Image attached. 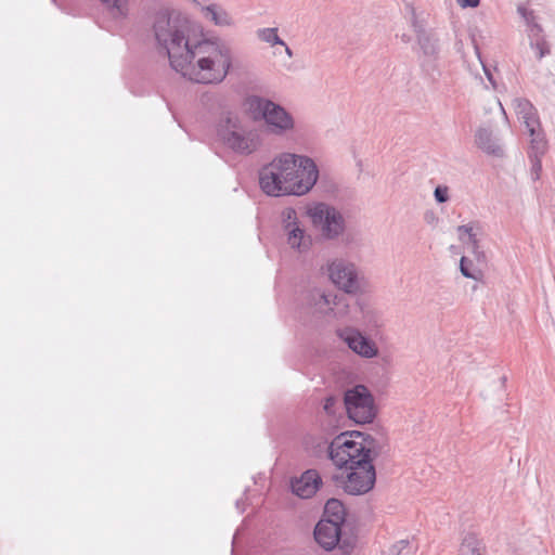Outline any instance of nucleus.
I'll use <instances>...</instances> for the list:
<instances>
[{
  "mask_svg": "<svg viewBox=\"0 0 555 555\" xmlns=\"http://www.w3.org/2000/svg\"><path fill=\"white\" fill-rule=\"evenodd\" d=\"M371 449L363 442L349 439L345 433L338 435L328 446V455L346 476L334 475L346 493L361 495L371 491L376 481V473L371 460Z\"/></svg>",
  "mask_w": 555,
  "mask_h": 555,
  "instance_id": "f03ea898",
  "label": "nucleus"
},
{
  "mask_svg": "<svg viewBox=\"0 0 555 555\" xmlns=\"http://www.w3.org/2000/svg\"><path fill=\"white\" fill-rule=\"evenodd\" d=\"M282 229L288 246L299 253H306L312 245V237L299 221L297 211L286 207L281 214Z\"/></svg>",
  "mask_w": 555,
  "mask_h": 555,
  "instance_id": "9b49d317",
  "label": "nucleus"
},
{
  "mask_svg": "<svg viewBox=\"0 0 555 555\" xmlns=\"http://www.w3.org/2000/svg\"><path fill=\"white\" fill-rule=\"evenodd\" d=\"M232 66V51L220 40H196L176 72L197 83H220Z\"/></svg>",
  "mask_w": 555,
  "mask_h": 555,
  "instance_id": "7ed1b4c3",
  "label": "nucleus"
},
{
  "mask_svg": "<svg viewBox=\"0 0 555 555\" xmlns=\"http://www.w3.org/2000/svg\"><path fill=\"white\" fill-rule=\"evenodd\" d=\"M480 230H481V227L478 222H470L468 224L459 225L456 229L457 234H459V240L462 243L469 245V247L472 248V251L474 254L479 253L480 246H479L478 234H479Z\"/></svg>",
  "mask_w": 555,
  "mask_h": 555,
  "instance_id": "a211bd4d",
  "label": "nucleus"
},
{
  "mask_svg": "<svg viewBox=\"0 0 555 555\" xmlns=\"http://www.w3.org/2000/svg\"><path fill=\"white\" fill-rule=\"evenodd\" d=\"M319 176V167L310 156L282 152L261 167L259 185L269 196H302L313 189Z\"/></svg>",
  "mask_w": 555,
  "mask_h": 555,
  "instance_id": "f257e3e1",
  "label": "nucleus"
},
{
  "mask_svg": "<svg viewBox=\"0 0 555 555\" xmlns=\"http://www.w3.org/2000/svg\"><path fill=\"white\" fill-rule=\"evenodd\" d=\"M483 68H485V72H486V75H487L488 79H489V80H490V82L494 86V82H493V80H492V75L490 74V72H488V69H487L486 67H483Z\"/></svg>",
  "mask_w": 555,
  "mask_h": 555,
  "instance_id": "4c0bfd02",
  "label": "nucleus"
},
{
  "mask_svg": "<svg viewBox=\"0 0 555 555\" xmlns=\"http://www.w3.org/2000/svg\"><path fill=\"white\" fill-rule=\"evenodd\" d=\"M542 33H543V30L538 23L530 24V26L528 27V37H529L530 43L532 41H534V39L544 38Z\"/></svg>",
  "mask_w": 555,
  "mask_h": 555,
  "instance_id": "7c9ffc66",
  "label": "nucleus"
},
{
  "mask_svg": "<svg viewBox=\"0 0 555 555\" xmlns=\"http://www.w3.org/2000/svg\"><path fill=\"white\" fill-rule=\"evenodd\" d=\"M482 543L474 534H468L463 539L460 547V555H482Z\"/></svg>",
  "mask_w": 555,
  "mask_h": 555,
  "instance_id": "412c9836",
  "label": "nucleus"
},
{
  "mask_svg": "<svg viewBox=\"0 0 555 555\" xmlns=\"http://www.w3.org/2000/svg\"><path fill=\"white\" fill-rule=\"evenodd\" d=\"M435 199L438 203H446L449 201V190L447 186L438 185L434 192Z\"/></svg>",
  "mask_w": 555,
  "mask_h": 555,
  "instance_id": "2f4dec72",
  "label": "nucleus"
},
{
  "mask_svg": "<svg viewBox=\"0 0 555 555\" xmlns=\"http://www.w3.org/2000/svg\"><path fill=\"white\" fill-rule=\"evenodd\" d=\"M285 48V53L287 54L288 57H292L293 56V51L292 49L285 43V46H283Z\"/></svg>",
  "mask_w": 555,
  "mask_h": 555,
  "instance_id": "e433bc0d",
  "label": "nucleus"
},
{
  "mask_svg": "<svg viewBox=\"0 0 555 555\" xmlns=\"http://www.w3.org/2000/svg\"><path fill=\"white\" fill-rule=\"evenodd\" d=\"M460 271L467 279H472L475 281H479L481 279V271L475 269L473 261L467 259L466 257H462L460 260Z\"/></svg>",
  "mask_w": 555,
  "mask_h": 555,
  "instance_id": "393cba45",
  "label": "nucleus"
},
{
  "mask_svg": "<svg viewBox=\"0 0 555 555\" xmlns=\"http://www.w3.org/2000/svg\"><path fill=\"white\" fill-rule=\"evenodd\" d=\"M412 546L408 540H400L392 544L386 552L385 555H411Z\"/></svg>",
  "mask_w": 555,
  "mask_h": 555,
  "instance_id": "a878e982",
  "label": "nucleus"
},
{
  "mask_svg": "<svg viewBox=\"0 0 555 555\" xmlns=\"http://www.w3.org/2000/svg\"><path fill=\"white\" fill-rule=\"evenodd\" d=\"M526 126L530 135H535V132L539 131V120L537 118V112L533 114L520 119Z\"/></svg>",
  "mask_w": 555,
  "mask_h": 555,
  "instance_id": "c756f323",
  "label": "nucleus"
},
{
  "mask_svg": "<svg viewBox=\"0 0 555 555\" xmlns=\"http://www.w3.org/2000/svg\"><path fill=\"white\" fill-rule=\"evenodd\" d=\"M217 135L227 149L240 155L253 154L260 145V135L257 130L245 124L238 115L232 113L220 118Z\"/></svg>",
  "mask_w": 555,
  "mask_h": 555,
  "instance_id": "39448f33",
  "label": "nucleus"
},
{
  "mask_svg": "<svg viewBox=\"0 0 555 555\" xmlns=\"http://www.w3.org/2000/svg\"><path fill=\"white\" fill-rule=\"evenodd\" d=\"M400 39H401V41H402V42H404V43H409V42L411 41V37H410L409 35H406V34H402V35L400 36Z\"/></svg>",
  "mask_w": 555,
  "mask_h": 555,
  "instance_id": "f704fd0d",
  "label": "nucleus"
},
{
  "mask_svg": "<svg viewBox=\"0 0 555 555\" xmlns=\"http://www.w3.org/2000/svg\"><path fill=\"white\" fill-rule=\"evenodd\" d=\"M192 25L178 13L158 12L154 17L153 34L157 47L165 51L173 70L180 66L197 39L191 36Z\"/></svg>",
  "mask_w": 555,
  "mask_h": 555,
  "instance_id": "20e7f679",
  "label": "nucleus"
},
{
  "mask_svg": "<svg viewBox=\"0 0 555 555\" xmlns=\"http://www.w3.org/2000/svg\"><path fill=\"white\" fill-rule=\"evenodd\" d=\"M304 302L313 315L338 319L347 311L344 299L332 292L313 288L306 292Z\"/></svg>",
  "mask_w": 555,
  "mask_h": 555,
  "instance_id": "6e6552de",
  "label": "nucleus"
},
{
  "mask_svg": "<svg viewBox=\"0 0 555 555\" xmlns=\"http://www.w3.org/2000/svg\"><path fill=\"white\" fill-rule=\"evenodd\" d=\"M341 404L338 397L328 396L324 399L323 402V412L328 416H335L339 411Z\"/></svg>",
  "mask_w": 555,
  "mask_h": 555,
  "instance_id": "bb28decb",
  "label": "nucleus"
},
{
  "mask_svg": "<svg viewBox=\"0 0 555 555\" xmlns=\"http://www.w3.org/2000/svg\"><path fill=\"white\" fill-rule=\"evenodd\" d=\"M501 109L503 111V113H505L504 106L501 105ZM504 115L506 116V114H504Z\"/></svg>",
  "mask_w": 555,
  "mask_h": 555,
  "instance_id": "58836bf2",
  "label": "nucleus"
},
{
  "mask_svg": "<svg viewBox=\"0 0 555 555\" xmlns=\"http://www.w3.org/2000/svg\"><path fill=\"white\" fill-rule=\"evenodd\" d=\"M517 11L522 16V18L525 20V22L527 24V27H529L530 24H532V23H537L535 22V16H534L532 11L526 9L525 7H518Z\"/></svg>",
  "mask_w": 555,
  "mask_h": 555,
  "instance_id": "473e14b6",
  "label": "nucleus"
},
{
  "mask_svg": "<svg viewBox=\"0 0 555 555\" xmlns=\"http://www.w3.org/2000/svg\"><path fill=\"white\" fill-rule=\"evenodd\" d=\"M475 144L483 153L494 157H503L504 149L501 140L487 127H480L475 132Z\"/></svg>",
  "mask_w": 555,
  "mask_h": 555,
  "instance_id": "dca6fc26",
  "label": "nucleus"
},
{
  "mask_svg": "<svg viewBox=\"0 0 555 555\" xmlns=\"http://www.w3.org/2000/svg\"><path fill=\"white\" fill-rule=\"evenodd\" d=\"M344 404L349 418L358 424L372 423L376 416L374 398L364 385H357L346 390Z\"/></svg>",
  "mask_w": 555,
  "mask_h": 555,
  "instance_id": "0eeeda50",
  "label": "nucleus"
},
{
  "mask_svg": "<svg viewBox=\"0 0 555 555\" xmlns=\"http://www.w3.org/2000/svg\"><path fill=\"white\" fill-rule=\"evenodd\" d=\"M542 156H529L531 169L530 176L533 181H538L542 171Z\"/></svg>",
  "mask_w": 555,
  "mask_h": 555,
  "instance_id": "cd10ccee",
  "label": "nucleus"
},
{
  "mask_svg": "<svg viewBox=\"0 0 555 555\" xmlns=\"http://www.w3.org/2000/svg\"><path fill=\"white\" fill-rule=\"evenodd\" d=\"M346 509L344 504L337 499H330L324 507V515L322 519L335 522L341 526L345 522Z\"/></svg>",
  "mask_w": 555,
  "mask_h": 555,
  "instance_id": "aec40b11",
  "label": "nucleus"
},
{
  "mask_svg": "<svg viewBox=\"0 0 555 555\" xmlns=\"http://www.w3.org/2000/svg\"><path fill=\"white\" fill-rule=\"evenodd\" d=\"M236 508L242 513L245 511V506L243 505L241 500L236 501Z\"/></svg>",
  "mask_w": 555,
  "mask_h": 555,
  "instance_id": "c9c22d12",
  "label": "nucleus"
},
{
  "mask_svg": "<svg viewBox=\"0 0 555 555\" xmlns=\"http://www.w3.org/2000/svg\"><path fill=\"white\" fill-rule=\"evenodd\" d=\"M246 105L254 120H263L271 133L286 134L295 129V119L282 105L259 96L250 95Z\"/></svg>",
  "mask_w": 555,
  "mask_h": 555,
  "instance_id": "423d86ee",
  "label": "nucleus"
},
{
  "mask_svg": "<svg viewBox=\"0 0 555 555\" xmlns=\"http://www.w3.org/2000/svg\"><path fill=\"white\" fill-rule=\"evenodd\" d=\"M531 137V145L529 156H543L547 150V142L540 131L535 132V135Z\"/></svg>",
  "mask_w": 555,
  "mask_h": 555,
  "instance_id": "5701e85b",
  "label": "nucleus"
},
{
  "mask_svg": "<svg viewBox=\"0 0 555 555\" xmlns=\"http://www.w3.org/2000/svg\"><path fill=\"white\" fill-rule=\"evenodd\" d=\"M256 34L259 40L267 42L270 46H285V41L280 38L278 35V28L275 27L259 28Z\"/></svg>",
  "mask_w": 555,
  "mask_h": 555,
  "instance_id": "4be33fe9",
  "label": "nucleus"
},
{
  "mask_svg": "<svg viewBox=\"0 0 555 555\" xmlns=\"http://www.w3.org/2000/svg\"><path fill=\"white\" fill-rule=\"evenodd\" d=\"M330 280L347 294H358L362 291V278L354 263L345 259H334L326 266Z\"/></svg>",
  "mask_w": 555,
  "mask_h": 555,
  "instance_id": "9d476101",
  "label": "nucleus"
},
{
  "mask_svg": "<svg viewBox=\"0 0 555 555\" xmlns=\"http://www.w3.org/2000/svg\"><path fill=\"white\" fill-rule=\"evenodd\" d=\"M512 104L519 120L535 112L533 105L522 98L514 99Z\"/></svg>",
  "mask_w": 555,
  "mask_h": 555,
  "instance_id": "b1692460",
  "label": "nucleus"
},
{
  "mask_svg": "<svg viewBox=\"0 0 555 555\" xmlns=\"http://www.w3.org/2000/svg\"><path fill=\"white\" fill-rule=\"evenodd\" d=\"M201 12L206 20H209L216 26L228 27L234 24L230 13L217 3L201 5Z\"/></svg>",
  "mask_w": 555,
  "mask_h": 555,
  "instance_id": "f3484780",
  "label": "nucleus"
},
{
  "mask_svg": "<svg viewBox=\"0 0 555 555\" xmlns=\"http://www.w3.org/2000/svg\"><path fill=\"white\" fill-rule=\"evenodd\" d=\"M106 11L116 20H125L129 16L131 4L134 0H99Z\"/></svg>",
  "mask_w": 555,
  "mask_h": 555,
  "instance_id": "6ab92c4d",
  "label": "nucleus"
},
{
  "mask_svg": "<svg viewBox=\"0 0 555 555\" xmlns=\"http://www.w3.org/2000/svg\"><path fill=\"white\" fill-rule=\"evenodd\" d=\"M341 529L339 525L321 519L314 528V539L324 550H333L339 542Z\"/></svg>",
  "mask_w": 555,
  "mask_h": 555,
  "instance_id": "2eb2a0df",
  "label": "nucleus"
},
{
  "mask_svg": "<svg viewBox=\"0 0 555 555\" xmlns=\"http://www.w3.org/2000/svg\"><path fill=\"white\" fill-rule=\"evenodd\" d=\"M530 46L532 49L537 51V55L539 59H542L550 53L548 44L544 38L534 39V41H532Z\"/></svg>",
  "mask_w": 555,
  "mask_h": 555,
  "instance_id": "c85d7f7f",
  "label": "nucleus"
},
{
  "mask_svg": "<svg viewBox=\"0 0 555 555\" xmlns=\"http://www.w3.org/2000/svg\"><path fill=\"white\" fill-rule=\"evenodd\" d=\"M322 486V478L317 469H307L300 477L293 478L291 488L301 499L312 498Z\"/></svg>",
  "mask_w": 555,
  "mask_h": 555,
  "instance_id": "4468645a",
  "label": "nucleus"
},
{
  "mask_svg": "<svg viewBox=\"0 0 555 555\" xmlns=\"http://www.w3.org/2000/svg\"><path fill=\"white\" fill-rule=\"evenodd\" d=\"M308 215L324 238L334 240L345 231V219L333 206L325 203L315 204L308 209Z\"/></svg>",
  "mask_w": 555,
  "mask_h": 555,
  "instance_id": "1a4fd4ad",
  "label": "nucleus"
},
{
  "mask_svg": "<svg viewBox=\"0 0 555 555\" xmlns=\"http://www.w3.org/2000/svg\"><path fill=\"white\" fill-rule=\"evenodd\" d=\"M339 337L357 354L365 359L377 356L378 348L374 341L362 335L358 330L345 328L339 332Z\"/></svg>",
  "mask_w": 555,
  "mask_h": 555,
  "instance_id": "ddd939ff",
  "label": "nucleus"
},
{
  "mask_svg": "<svg viewBox=\"0 0 555 555\" xmlns=\"http://www.w3.org/2000/svg\"><path fill=\"white\" fill-rule=\"evenodd\" d=\"M412 27L416 34L417 44L421 50V66L428 75H431L438 70L439 39L433 31L424 29L415 18L412 21Z\"/></svg>",
  "mask_w": 555,
  "mask_h": 555,
  "instance_id": "f8f14e48",
  "label": "nucleus"
},
{
  "mask_svg": "<svg viewBox=\"0 0 555 555\" xmlns=\"http://www.w3.org/2000/svg\"><path fill=\"white\" fill-rule=\"evenodd\" d=\"M461 8H477L480 0H456Z\"/></svg>",
  "mask_w": 555,
  "mask_h": 555,
  "instance_id": "72a5a7b5",
  "label": "nucleus"
}]
</instances>
